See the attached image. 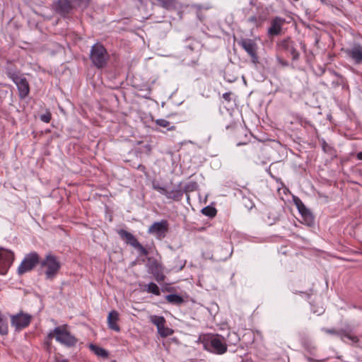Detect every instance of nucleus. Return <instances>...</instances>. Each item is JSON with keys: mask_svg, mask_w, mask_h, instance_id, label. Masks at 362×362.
<instances>
[{"mask_svg": "<svg viewBox=\"0 0 362 362\" xmlns=\"http://www.w3.org/2000/svg\"><path fill=\"white\" fill-rule=\"evenodd\" d=\"M204 349L209 352L223 355L228 351L226 339L219 334H209L204 339Z\"/></svg>", "mask_w": 362, "mask_h": 362, "instance_id": "nucleus-1", "label": "nucleus"}, {"mask_svg": "<svg viewBox=\"0 0 362 362\" xmlns=\"http://www.w3.org/2000/svg\"><path fill=\"white\" fill-rule=\"evenodd\" d=\"M89 58L94 66L103 69L107 64L110 56L104 45L97 42L91 47Z\"/></svg>", "mask_w": 362, "mask_h": 362, "instance_id": "nucleus-2", "label": "nucleus"}, {"mask_svg": "<svg viewBox=\"0 0 362 362\" xmlns=\"http://www.w3.org/2000/svg\"><path fill=\"white\" fill-rule=\"evenodd\" d=\"M6 75L17 86L20 98L25 99L30 93V85L26 78L12 69H7Z\"/></svg>", "mask_w": 362, "mask_h": 362, "instance_id": "nucleus-3", "label": "nucleus"}, {"mask_svg": "<svg viewBox=\"0 0 362 362\" xmlns=\"http://www.w3.org/2000/svg\"><path fill=\"white\" fill-rule=\"evenodd\" d=\"M41 266L45 268L46 279L52 280L58 274L61 268V263L55 255L49 253L41 262Z\"/></svg>", "mask_w": 362, "mask_h": 362, "instance_id": "nucleus-4", "label": "nucleus"}, {"mask_svg": "<svg viewBox=\"0 0 362 362\" xmlns=\"http://www.w3.org/2000/svg\"><path fill=\"white\" fill-rule=\"evenodd\" d=\"M82 0H56L53 4V9L57 13L65 18L74 9L80 6Z\"/></svg>", "mask_w": 362, "mask_h": 362, "instance_id": "nucleus-5", "label": "nucleus"}, {"mask_svg": "<svg viewBox=\"0 0 362 362\" xmlns=\"http://www.w3.org/2000/svg\"><path fill=\"white\" fill-rule=\"evenodd\" d=\"M152 188L158 191L160 194L165 196L167 199L174 201H180L184 194L181 182L170 191H168L165 187H163L158 182L153 181L152 182Z\"/></svg>", "mask_w": 362, "mask_h": 362, "instance_id": "nucleus-6", "label": "nucleus"}, {"mask_svg": "<svg viewBox=\"0 0 362 362\" xmlns=\"http://www.w3.org/2000/svg\"><path fill=\"white\" fill-rule=\"evenodd\" d=\"M53 332L55 334L56 340L66 346H74L77 343L76 337L67 330L66 325L55 327Z\"/></svg>", "mask_w": 362, "mask_h": 362, "instance_id": "nucleus-7", "label": "nucleus"}, {"mask_svg": "<svg viewBox=\"0 0 362 362\" xmlns=\"http://www.w3.org/2000/svg\"><path fill=\"white\" fill-rule=\"evenodd\" d=\"M117 233L122 240H124L127 244L136 249L141 255H148V250L138 241L136 238L132 233L124 229L119 230Z\"/></svg>", "mask_w": 362, "mask_h": 362, "instance_id": "nucleus-8", "label": "nucleus"}, {"mask_svg": "<svg viewBox=\"0 0 362 362\" xmlns=\"http://www.w3.org/2000/svg\"><path fill=\"white\" fill-rule=\"evenodd\" d=\"M39 255L36 252L26 255L18 268L19 274L31 271L39 263Z\"/></svg>", "mask_w": 362, "mask_h": 362, "instance_id": "nucleus-9", "label": "nucleus"}, {"mask_svg": "<svg viewBox=\"0 0 362 362\" xmlns=\"http://www.w3.org/2000/svg\"><path fill=\"white\" fill-rule=\"evenodd\" d=\"M13 260V252L0 247V275H5L7 273Z\"/></svg>", "mask_w": 362, "mask_h": 362, "instance_id": "nucleus-10", "label": "nucleus"}, {"mask_svg": "<svg viewBox=\"0 0 362 362\" xmlns=\"http://www.w3.org/2000/svg\"><path fill=\"white\" fill-rule=\"evenodd\" d=\"M168 226V222L164 219L158 222H154L148 228V233L155 235L158 240H161L165 237Z\"/></svg>", "mask_w": 362, "mask_h": 362, "instance_id": "nucleus-11", "label": "nucleus"}, {"mask_svg": "<svg viewBox=\"0 0 362 362\" xmlns=\"http://www.w3.org/2000/svg\"><path fill=\"white\" fill-rule=\"evenodd\" d=\"M239 45L245 49V51L250 56L251 61L253 64L258 63L257 56V45L252 39L244 38L239 42Z\"/></svg>", "mask_w": 362, "mask_h": 362, "instance_id": "nucleus-12", "label": "nucleus"}, {"mask_svg": "<svg viewBox=\"0 0 362 362\" xmlns=\"http://www.w3.org/2000/svg\"><path fill=\"white\" fill-rule=\"evenodd\" d=\"M344 52L355 64L362 63V45L360 43H354L350 47L344 49Z\"/></svg>", "mask_w": 362, "mask_h": 362, "instance_id": "nucleus-13", "label": "nucleus"}, {"mask_svg": "<svg viewBox=\"0 0 362 362\" xmlns=\"http://www.w3.org/2000/svg\"><path fill=\"white\" fill-rule=\"evenodd\" d=\"M31 321V315L20 313L11 317V325L16 330H21L28 327Z\"/></svg>", "mask_w": 362, "mask_h": 362, "instance_id": "nucleus-14", "label": "nucleus"}, {"mask_svg": "<svg viewBox=\"0 0 362 362\" xmlns=\"http://www.w3.org/2000/svg\"><path fill=\"white\" fill-rule=\"evenodd\" d=\"M286 23V20L281 17L276 16L272 18L270 26L268 28L267 34L269 37L277 36L281 34L282 27Z\"/></svg>", "mask_w": 362, "mask_h": 362, "instance_id": "nucleus-15", "label": "nucleus"}, {"mask_svg": "<svg viewBox=\"0 0 362 362\" xmlns=\"http://www.w3.org/2000/svg\"><path fill=\"white\" fill-rule=\"evenodd\" d=\"M294 202L300 214L303 217L304 221L308 226H311L314 222V217L312 213L305 207L301 200L298 197L294 198Z\"/></svg>", "mask_w": 362, "mask_h": 362, "instance_id": "nucleus-16", "label": "nucleus"}, {"mask_svg": "<svg viewBox=\"0 0 362 362\" xmlns=\"http://www.w3.org/2000/svg\"><path fill=\"white\" fill-rule=\"evenodd\" d=\"M279 46L284 50L287 51L291 54L293 60H297L298 59L299 53L295 47L294 42L290 38L283 40L280 42Z\"/></svg>", "mask_w": 362, "mask_h": 362, "instance_id": "nucleus-17", "label": "nucleus"}, {"mask_svg": "<svg viewBox=\"0 0 362 362\" xmlns=\"http://www.w3.org/2000/svg\"><path fill=\"white\" fill-rule=\"evenodd\" d=\"M119 319V313L117 311H110L107 319L108 328L117 332H120V327L117 324Z\"/></svg>", "mask_w": 362, "mask_h": 362, "instance_id": "nucleus-18", "label": "nucleus"}, {"mask_svg": "<svg viewBox=\"0 0 362 362\" xmlns=\"http://www.w3.org/2000/svg\"><path fill=\"white\" fill-rule=\"evenodd\" d=\"M89 349L98 356H100L103 358L108 357V352L105 349L95 345L93 344H90L89 345Z\"/></svg>", "mask_w": 362, "mask_h": 362, "instance_id": "nucleus-19", "label": "nucleus"}, {"mask_svg": "<svg viewBox=\"0 0 362 362\" xmlns=\"http://www.w3.org/2000/svg\"><path fill=\"white\" fill-rule=\"evenodd\" d=\"M165 298L168 303L177 305H181L184 302L182 297L178 294H169L165 296Z\"/></svg>", "mask_w": 362, "mask_h": 362, "instance_id": "nucleus-20", "label": "nucleus"}, {"mask_svg": "<svg viewBox=\"0 0 362 362\" xmlns=\"http://www.w3.org/2000/svg\"><path fill=\"white\" fill-rule=\"evenodd\" d=\"M240 341L238 334L235 332H228L226 342L228 345H236Z\"/></svg>", "mask_w": 362, "mask_h": 362, "instance_id": "nucleus-21", "label": "nucleus"}, {"mask_svg": "<svg viewBox=\"0 0 362 362\" xmlns=\"http://www.w3.org/2000/svg\"><path fill=\"white\" fill-rule=\"evenodd\" d=\"M157 330L158 334L162 337H166L173 334V330L168 327H165V324H163L160 327L157 328Z\"/></svg>", "mask_w": 362, "mask_h": 362, "instance_id": "nucleus-22", "label": "nucleus"}, {"mask_svg": "<svg viewBox=\"0 0 362 362\" xmlns=\"http://www.w3.org/2000/svg\"><path fill=\"white\" fill-rule=\"evenodd\" d=\"M202 213L209 218H213L216 215L217 211L214 206H207L202 209Z\"/></svg>", "mask_w": 362, "mask_h": 362, "instance_id": "nucleus-23", "label": "nucleus"}, {"mask_svg": "<svg viewBox=\"0 0 362 362\" xmlns=\"http://www.w3.org/2000/svg\"><path fill=\"white\" fill-rule=\"evenodd\" d=\"M150 320L157 328L160 327L163 324H165V319L163 316L151 315Z\"/></svg>", "mask_w": 362, "mask_h": 362, "instance_id": "nucleus-24", "label": "nucleus"}, {"mask_svg": "<svg viewBox=\"0 0 362 362\" xmlns=\"http://www.w3.org/2000/svg\"><path fill=\"white\" fill-rule=\"evenodd\" d=\"M146 291L148 293H153L156 296H159L160 293L159 287L153 282H151L146 286Z\"/></svg>", "mask_w": 362, "mask_h": 362, "instance_id": "nucleus-25", "label": "nucleus"}, {"mask_svg": "<svg viewBox=\"0 0 362 362\" xmlns=\"http://www.w3.org/2000/svg\"><path fill=\"white\" fill-rule=\"evenodd\" d=\"M160 5L166 9L175 7V0H157Z\"/></svg>", "mask_w": 362, "mask_h": 362, "instance_id": "nucleus-26", "label": "nucleus"}, {"mask_svg": "<svg viewBox=\"0 0 362 362\" xmlns=\"http://www.w3.org/2000/svg\"><path fill=\"white\" fill-rule=\"evenodd\" d=\"M156 124L160 127H165L168 130H174L175 129V126H170V122L165 119H158L156 120Z\"/></svg>", "mask_w": 362, "mask_h": 362, "instance_id": "nucleus-27", "label": "nucleus"}, {"mask_svg": "<svg viewBox=\"0 0 362 362\" xmlns=\"http://www.w3.org/2000/svg\"><path fill=\"white\" fill-rule=\"evenodd\" d=\"M8 334V323L6 320H4L0 315V334L6 335Z\"/></svg>", "mask_w": 362, "mask_h": 362, "instance_id": "nucleus-28", "label": "nucleus"}, {"mask_svg": "<svg viewBox=\"0 0 362 362\" xmlns=\"http://www.w3.org/2000/svg\"><path fill=\"white\" fill-rule=\"evenodd\" d=\"M198 189V184L197 182L192 181L188 182L184 187V192H191Z\"/></svg>", "mask_w": 362, "mask_h": 362, "instance_id": "nucleus-29", "label": "nucleus"}, {"mask_svg": "<svg viewBox=\"0 0 362 362\" xmlns=\"http://www.w3.org/2000/svg\"><path fill=\"white\" fill-rule=\"evenodd\" d=\"M279 185L277 187L278 193L281 195H287L289 193V189L286 187L281 182H279Z\"/></svg>", "mask_w": 362, "mask_h": 362, "instance_id": "nucleus-30", "label": "nucleus"}, {"mask_svg": "<svg viewBox=\"0 0 362 362\" xmlns=\"http://www.w3.org/2000/svg\"><path fill=\"white\" fill-rule=\"evenodd\" d=\"M40 119L44 122L49 123L51 120L50 112H47L45 114L41 115Z\"/></svg>", "mask_w": 362, "mask_h": 362, "instance_id": "nucleus-31", "label": "nucleus"}, {"mask_svg": "<svg viewBox=\"0 0 362 362\" xmlns=\"http://www.w3.org/2000/svg\"><path fill=\"white\" fill-rule=\"evenodd\" d=\"M230 95H231L230 92H226L223 94V98L227 102H230V100H231Z\"/></svg>", "mask_w": 362, "mask_h": 362, "instance_id": "nucleus-32", "label": "nucleus"}, {"mask_svg": "<svg viewBox=\"0 0 362 362\" xmlns=\"http://www.w3.org/2000/svg\"><path fill=\"white\" fill-rule=\"evenodd\" d=\"M277 61H278L279 64H280L283 66H288V62L287 61H286V60H284L283 59H281L280 57L277 58Z\"/></svg>", "mask_w": 362, "mask_h": 362, "instance_id": "nucleus-33", "label": "nucleus"}, {"mask_svg": "<svg viewBox=\"0 0 362 362\" xmlns=\"http://www.w3.org/2000/svg\"><path fill=\"white\" fill-rule=\"evenodd\" d=\"M299 123H300L302 126L305 125V124H310V122H309L308 121H307L306 119H303V118H302V117H300V118H299Z\"/></svg>", "mask_w": 362, "mask_h": 362, "instance_id": "nucleus-34", "label": "nucleus"}, {"mask_svg": "<svg viewBox=\"0 0 362 362\" xmlns=\"http://www.w3.org/2000/svg\"><path fill=\"white\" fill-rule=\"evenodd\" d=\"M308 361L310 362H325L326 359H322V360H315L313 358L308 357Z\"/></svg>", "mask_w": 362, "mask_h": 362, "instance_id": "nucleus-35", "label": "nucleus"}, {"mask_svg": "<svg viewBox=\"0 0 362 362\" xmlns=\"http://www.w3.org/2000/svg\"><path fill=\"white\" fill-rule=\"evenodd\" d=\"M137 169L145 173L146 171V167L141 164H139L137 167Z\"/></svg>", "mask_w": 362, "mask_h": 362, "instance_id": "nucleus-36", "label": "nucleus"}, {"mask_svg": "<svg viewBox=\"0 0 362 362\" xmlns=\"http://www.w3.org/2000/svg\"><path fill=\"white\" fill-rule=\"evenodd\" d=\"M248 21L251 23H256L257 22V17L255 16H251L249 18Z\"/></svg>", "mask_w": 362, "mask_h": 362, "instance_id": "nucleus-37", "label": "nucleus"}, {"mask_svg": "<svg viewBox=\"0 0 362 362\" xmlns=\"http://www.w3.org/2000/svg\"><path fill=\"white\" fill-rule=\"evenodd\" d=\"M356 158L358 160H362V151H360L357 153Z\"/></svg>", "mask_w": 362, "mask_h": 362, "instance_id": "nucleus-38", "label": "nucleus"}, {"mask_svg": "<svg viewBox=\"0 0 362 362\" xmlns=\"http://www.w3.org/2000/svg\"><path fill=\"white\" fill-rule=\"evenodd\" d=\"M54 362H69V361L67 359H64V358H63V359L56 358Z\"/></svg>", "mask_w": 362, "mask_h": 362, "instance_id": "nucleus-39", "label": "nucleus"}, {"mask_svg": "<svg viewBox=\"0 0 362 362\" xmlns=\"http://www.w3.org/2000/svg\"><path fill=\"white\" fill-rule=\"evenodd\" d=\"M54 334L55 335V334L54 333L53 330L50 331L48 334V337L49 339H52L54 336Z\"/></svg>", "mask_w": 362, "mask_h": 362, "instance_id": "nucleus-40", "label": "nucleus"}, {"mask_svg": "<svg viewBox=\"0 0 362 362\" xmlns=\"http://www.w3.org/2000/svg\"><path fill=\"white\" fill-rule=\"evenodd\" d=\"M325 331L329 334H334L336 332L334 329H326Z\"/></svg>", "mask_w": 362, "mask_h": 362, "instance_id": "nucleus-41", "label": "nucleus"}, {"mask_svg": "<svg viewBox=\"0 0 362 362\" xmlns=\"http://www.w3.org/2000/svg\"><path fill=\"white\" fill-rule=\"evenodd\" d=\"M163 279H164L163 275H161V276H160V277H159V276H157V277H156V279H157L158 281H163Z\"/></svg>", "mask_w": 362, "mask_h": 362, "instance_id": "nucleus-42", "label": "nucleus"}, {"mask_svg": "<svg viewBox=\"0 0 362 362\" xmlns=\"http://www.w3.org/2000/svg\"><path fill=\"white\" fill-rule=\"evenodd\" d=\"M327 144H326V142L323 140V142H322V146H327Z\"/></svg>", "mask_w": 362, "mask_h": 362, "instance_id": "nucleus-43", "label": "nucleus"}, {"mask_svg": "<svg viewBox=\"0 0 362 362\" xmlns=\"http://www.w3.org/2000/svg\"><path fill=\"white\" fill-rule=\"evenodd\" d=\"M322 3L325 2V0H320Z\"/></svg>", "mask_w": 362, "mask_h": 362, "instance_id": "nucleus-44", "label": "nucleus"}, {"mask_svg": "<svg viewBox=\"0 0 362 362\" xmlns=\"http://www.w3.org/2000/svg\"><path fill=\"white\" fill-rule=\"evenodd\" d=\"M111 362H117V361H115V360H113V361H112Z\"/></svg>", "mask_w": 362, "mask_h": 362, "instance_id": "nucleus-45", "label": "nucleus"}]
</instances>
